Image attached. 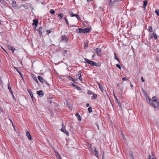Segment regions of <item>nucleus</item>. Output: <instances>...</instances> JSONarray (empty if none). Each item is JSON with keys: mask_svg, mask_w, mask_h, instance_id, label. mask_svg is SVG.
<instances>
[{"mask_svg": "<svg viewBox=\"0 0 159 159\" xmlns=\"http://www.w3.org/2000/svg\"><path fill=\"white\" fill-rule=\"evenodd\" d=\"M64 131L65 132H64L67 135H69V132L68 131H66V129H65Z\"/></svg>", "mask_w": 159, "mask_h": 159, "instance_id": "obj_46", "label": "nucleus"}, {"mask_svg": "<svg viewBox=\"0 0 159 159\" xmlns=\"http://www.w3.org/2000/svg\"><path fill=\"white\" fill-rule=\"evenodd\" d=\"M88 43L86 42L85 44V48L88 47Z\"/></svg>", "mask_w": 159, "mask_h": 159, "instance_id": "obj_56", "label": "nucleus"}, {"mask_svg": "<svg viewBox=\"0 0 159 159\" xmlns=\"http://www.w3.org/2000/svg\"><path fill=\"white\" fill-rule=\"evenodd\" d=\"M79 20H80V19L79 16L78 15L75 14V16Z\"/></svg>", "mask_w": 159, "mask_h": 159, "instance_id": "obj_45", "label": "nucleus"}, {"mask_svg": "<svg viewBox=\"0 0 159 159\" xmlns=\"http://www.w3.org/2000/svg\"><path fill=\"white\" fill-rule=\"evenodd\" d=\"M151 154V155H150L148 156V159H157L154 156V153L152 152Z\"/></svg>", "mask_w": 159, "mask_h": 159, "instance_id": "obj_10", "label": "nucleus"}, {"mask_svg": "<svg viewBox=\"0 0 159 159\" xmlns=\"http://www.w3.org/2000/svg\"><path fill=\"white\" fill-rule=\"evenodd\" d=\"M67 52V50H64L63 52V54L64 55Z\"/></svg>", "mask_w": 159, "mask_h": 159, "instance_id": "obj_49", "label": "nucleus"}, {"mask_svg": "<svg viewBox=\"0 0 159 159\" xmlns=\"http://www.w3.org/2000/svg\"><path fill=\"white\" fill-rule=\"evenodd\" d=\"M75 115L77 117H80V116L79 114L78 113H76L75 114Z\"/></svg>", "mask_w": 159, "mask_h": 159, "instance_id": "obj_50", "label": "nucleus"}, {"mask_svg": "<svg viewBox=\"0 0 159 159\" xmlns=\"http://www.w3.org/2000/svg\"><path fill=\"white\" fill-rule=\"evenodd\" d=\"M100 65H101V63L99 62H98L97 64V66H95L96 67H97L98 66H99Z\"/></svg>", "mask_w": 159, "mask_h": 159, "instance_id": "obj_57", "label": "nucleus"}, {"mask_svg": "<svg viewBox=\"0 0 159 159\" xmlns=\"http://www.w3.org/2000/svg\"><path fill=\"white\" fill-rule=\"evenodd\" d=\"M8 89L10 91L11 93L12 96H13L14 99L15 100L16 98L14 95V94H13L12 91H11V88L10 87V83L9 82L8 84Z\"/></svg>", "mask_w": 159, "mask_h": 159, "instance_id": "obj_6", "label": "nucleus"}, {"mask_svg": "<svg viewBox=\"0 0 159 159\" xmlns=\"http://www.w3.org/2000/svg\"><path fill=\"white\" fill-rule=\"evenodd\" d=\"M43 29V28L42 27H39V29L37 30L38 31L39 33V35L42 34V30Z\"/></svg>", "mask_w": 159, "mask_h": 159, "instance_id": "obj_16", "label": "nucleus"}, {"mask_svg": "<svg viewBox=\"0 0 159 159\" xmlns=\"http://www.w3.org/2000/svg\"><path fill=\"white\" fill-rule=\"evenodd\" d=\"M1 47H2V48L3 49V50L6 53H7V52L1 46Z\"/></svg>", "mask_w": 159, "mask_h": 159, "instance_id": "obj_61", "label": "nucleus"}, {"mask_svg": "<svg viewBox=\"0 0 159 159\" xmlns=\"http://www.w3.org/2000/svg\"><path fill=\"white\" fill-rule=\"evenodd\" d=\"M143 7L144 9H146V7L147 5L148 4V1L147 0H144L143 1Z\"/></svg>", "mask_w": 159, "mask_h": 159, "instance_id": "obj_20", "label": "nucleus"}, {"mask_svg": "<svg viewBox=\"0 0 159 159\" xmlns=\"http://www.w3.org/2000/svg\"><path fill=\"white\" fill-rule=\"evenodd\" d=\"M11 4L13 7H16V2L15 1H13Z\"/></svg>", "mask_w": 159, "mask_h": 159, "instance_id": "obj_25", "label": "nucleus"}, {"mask_svg": "<svg viewBox=\"0 0 159 159\" xmlns=\"http://www.w3.org/2000/svg\"><path fill=\"white\" fill-rule=\"evenodd\" d=\"M38 79L40 81L42 84H43V82H44L43 80H44L43 79V78H42V77L40 76H39L38 77Z\"/></svg>", "mask_w": 159, "mask_h": 159, "instance_id": "obj_17", "label": "nucleus"}, {"mask_svg": "<svg viewBox=\"0 0 159 159\" xmlns=\"http://www.w3.org/2000/svg\"><path fill=\"white\" fill-rule=\"evenodd\" d=\"M52 103L51 104L52 105H53V106L56 107H57V105L55 102H52Z\"/></svg>", "mask_w": 159, "mask_h": 159, "instance_id": "obj_37", "label": "nucleus"}, {"mask_svg": "<svg viewBox=\"0 0 159 159\" xmlns=\"http://www.w3.org/2000/svg\"><path fill=\"white\" fill-rule=\"evenodd\" d=\"M93 96H92L91 97V99H94L97 98V95L96 94H93Z\"/></svg>", "mask_w": 159, "mask_h": 159, "instance_id": "obj_28", "label": "nucleus"}, {"mask_svg": "<svg viewBox=\"0 0 159 159\" xmlns=\"http://www.w3.org/2000/svg\"><path fill=\"white\" fill-rule=\"evenodd\" d=\"M113 95H114L116 101V102H117V103H118L119 106L120 108H121L122 107H121V104L118 101V99L116 97V95L114 93H113Z\"/></svg>", "mask_w": 159, "mask_h": 159, "instance_id": "obj_7", "label": "nucleus"}, {"mask_svg": "<svg viewBox=\"0 0 159 159\" xmlns=\"http://www.w3.org/2000/svg\"><path fill=\"white\" fill-rule=\"evenodd\" d=\"M153 35H154L153 37L154 38V39L156 40L157 39V35L154 32H153Z\"/></svg>", "mask_w": 159, "mask_h": 159, "instance_id": "obj_30", "label": "nucleus"}, {"mask_svg": "<svg viewBox=\"0 0 159 159\" xmlns=\"http://www.w3.org/2000/svg\"><path fill=\"white\" fill-rule=\"evenodd\" d=\"M52 97H49V98H48V102H50L51 103V104L52 103V102H52Z\"/></svg>", "mask_w": 159, "mask_h": 159, "instance_id": "obj_27", "label": "nucleus"}, {"mask_svg": "<svg viewBox=\"0 0 159 159\" xmlns=\"http://www.w3.org/2000/svg\"><path fill=\"white\" fill-rule=\"evenodd\" d=\"M0 2L1 3L3 4L7 3L4 0H0Z\"/></svg>", "mask_w": 159, "mask_h": 159, "instance_id": "obj_43", "label": "nucleus"}, {"mask_svg": "<svg viewBox=\"0 0 159 159\" xmlns=\"http://www.w3.org/2000/svg\"><path fill=\"white\" fill-rule=\"evenodd\" d=\"M68 78L69 80H71L74 83L76 82V80H75V79L73 78L71 76H68Z\"/></svg>", "mask_w": 159, "mask_h": 159, "instance_id": "obj_22", "label": "nucleus"}, {"mask_svg": "<svg viewBox=\"0 0 159 159\" xmlns=\"http://www.w3.org/2000/svg\"><path fill=\"white\" fill-rule=\"evenodd\" d=\"M26 135H27V137H28V139L30 140H32V138L31 136L30 135V132L29 131H27L26 132Z\"/></svg>", "mask_w": 159, "mask_h": 159, "instance_id": "obj_11", "label": "nucleus"}, {"mask_svg": "<svg viewBox=\"0 0 159 159\" xmlns=\"http://www.w3.org/2000/svg\"><path fill=\"white\" fill-rule=\"evenodd\" d=\"M89 103H87V104H86V107H88L89 106Z\"/></svg>", "mask_w": 159, "mask_h": 159, "instance_id": "obj_60", "label": "nucleus"}, {"mask_svg": "<svg viewBox=\"0 0 159 159\" xmlns=\"http://www.w3.org/2000/svg\"><path fill=\"white\" fill-rule=\"evenodd\" d=\"M54 151L55 153V154L56 155V158L57 159H58L59 158H60L61 157V156L60 155L59 153L57 152L55 150H54Z\"/></svg>", "mask_w": 159, "mask_h": 159, "instance_id": "obj_12", "label": "nucleus"}, {"mask_svg": "<svg viewBox=\"0 0 159 159\" xmlns=\"http://www.w3.org/2000/svg\"><path fill=\"white\" fill-rule=\"evenodd\" d=\"M84 60L86 63L89 64L92 66H97V63L93 61L89 60L87 58H84Z\"/></svg>", "mask_w": 159, "mask_h": 159, "instance_id": "obj_2", "label": "nucleus"}, {"mask_svg": "<svg viewBox=\"0 0 159 159\" xmlns=\"http://www.w3.org/2000/svg\"><path fill=\"white\" fill-rule=\"evenodd\" d=\"M72 86H73L74 87H75V86H76V85H75V84H74L73 83L72 84Z\"/></svg>", "mask_w": 159, "mask_h": 159, "instance_id": "obj_62", "label": "nucleus"}, {"mask_svg": "<svg viewBox=\"0 0 159 159\" xmlns=\"http://www.w3.org/2000/svg\"><path fill=\"white\" fill-rule=\"evenodd\" d=\"M64 19L65 20V21H66V24H67V25H68L69 26V27H70H70H71V26L72 27V26H73V25H69V22H68V20H67V18H66V16L64 18Z\"/></svg>", "mask_w": 159, "mask_h": 159, "instance_id": "obj_23", "label": "nucleus"}, {"mask_svg": "<svg viewBox=\"0 0 159 159\" xmlns=\"http://www.w3.org/2000/svg\"><path fill=\"white\" fill-rule=\"evenodd\" d=\"M46 32L48 34L51 33V31L50 30H47Z\"/></svg>", "mask_w": 159, "mask_h": 159, "instance_id": "obj_54", "label": "nucleus"}, {"mask_svg": "<svg viewBox=\"0 0 159 159\" xmlns=\"http://www.w3.org/2000/svg\"><path fill=\"white\" fill-rule=\"evenodd\" d=\"M39 24V21L38 20L34 19L33 20V23L32 25H34L35 27L37 26Z\"/></svg>", "mask_w": 159, "mask_h": 159, "instance_id": "obj_9", "label": "nucleus"}, {"mask_svg": "<svg viewBox=\"0 0 159 159\" xmlns=\"http://www.w3.org/2000/svg\"><path fill=\"white\" fill-rule=\"evenodd\" d=\"M75 88L77 89L78 90H81V89L80 87L76 85L75 87Z\"/></svg>", "mask_w": 159, "mask_h": 159, "instance_id": "obj_38", "label": "nucleus"}, {"mask_svg": "<svg viewBox=\"0 0 159 159\" xmlns=\"http://www.w3.org/2000/svg\"><path fill=\"white\" fill-rule=\"evenodd\" d=\"M8 48L11 50L15 51V48H14L12 47L11 46L9 45L7 46Z\"/></svg>", "mask_w": 159, "mask_h": 159, "instance_id": "obj_26", "label": "nucleus"}, {"mask_svg": "<svg viewBox=\"0 0 159 159\" xmlns=\"http://www.w3.org/2000/svg\"><path fill=\"white\" fill-rule=\"evenodd\" d=\"M50 12L52 14H53L55 13V11L54 10L51 9L50 10Z\"/></svg>", "mask_w": 159, "mask_h": 159, "instance_id": "obj_35", "label": "nucleus"}, {"mask_svg": "<svg viewBox=\"0 0 159 159\" xmlns=\"http://www.w3.org/2000/svg\"><path fill=\"white\" fill-rule=\"evenodd\" d=\"M149 39H150L152 38H153L154 35H153L152 34H149Z\"/></svg>", "mask_w": 159, "mask_h": 159, "instance_id": "obj_40", "label": "nucleus"}, {"mask_svg": "<svg viewBox=\"0 0 159 159\" xmlns=\"http://www.w3.org/2000/svg\"><path fill=\"white\" fill-rule=\"evenodd\" d=\"M92 0H87V2H91V1Z\"/></svg>", "mask_w": 159, "mask_h": 159, "instance_id": "obj_63", "label": "nucleus"}, {"mask_svg": "<svg viewBox=\"0 0 159 159\" xmlns=\"http://www.w3.org/2000/svg\"><path fill=\"white\" fill-rule=\"evenodd\" d=\"M116 66L117 67H118V68H119L120 70L121 69V67L118 64H116Z\"/></svg>", "mask_w": 159, "mask_h": 159, "instance_id": "obj_44", "label": "nucleus"}, {"mask_svg": "<svg viewBox=\"0 0 159 159\" xmlns=\"http://www.w3.org/2000/svg\"><path fill=\"white\" fill-rule=\"evenodd\" d=\"M43 81L48 86H50L49 84L46 80H43Z\"/></svg>", "mask_w": 159, "mask_h": 159, "instance_id": "obj_47", "label": "nucleus"}, {"mask_svg": "<svg viewBox=\"0 0 159 159\" xmlns=\"http://www.w3.org/2000/svg\"><path fill=\"white\" fill-rule=\"evenodd\" d=\"M114 55L115 56V59L117 60L119 62H120V60L116 56V53L115 52L114 53Z\"/></svg>", "mask_w": 159, "mask_h": 159, "instance_id": "obj_31", "label": "nucleus"}, {"mask_svg": "<svg viewBox=\"0 0 159 159\" xmlns=\"http://www.w3.org/2000/svg\"><path fill=\"white\" fill-rule=\"evenodd\" d=\"M122 80L123 81L127 80H128V79L127 78H126L124 77V78H122Z\"/></svg>", "mask_w": 159, "mask_h": 159, "instance_id": "obj_51", "label": "nucleus"}, {"mask_svg": "<svg viewBox=\"0 0 159 159\" xmlns=\"http://www.w3.org/2000/svg\"><path fill=\"white\" fill-rule=\"evenodd\" d=\"M61 41L65 43H67L68 42L69 39L67 37L66 35H62L61 36Z\"/></svg>", "mask_w": 159, "mask_h": 159, "instance_id": "obj_3", "label": "nucleus"}, {"mask_svg": "<svg viewBox=\"0 0 159 159\" xmlns=\"http://www.w3.org/2000/svg\"><path fill=\"white\" fill-rule=\"evenodd\" d=\"M152 101V100H151V99L150 98H148L147 100V102H148L149 103L151 102Z\"/></svg>", "mask_w": 159, "mask_h": 159, "instance_id": "obj_52", "label": "nucleus"}, {"mask_svg": "<svg viewBox=\"0 0 159 159\" xmlns=\"http://www.w3.org/2000/svg\"><path fill=\"white\" fill-rule=\"evenodd\" d=\"M99 88H100V90L102 92H103L104 90V89L102 87L101 85L100 84H99Z\"/></svg>", "mask_w": 159, "mask_h": 159, "instance_id": "obj_34", "label": "nucleus"}, {"mask_svg": "<svg viewBox=\"0 0 159 159\" xmlns=\"http://www.w3.org/2000/svg\"><path fill=\"white\" fill-rule=\"evenodd\" d=\"M36 93L40 97H42L44 95L43 91L41 90L37 91Z\"/></svg>", "mask_w": 159, "mask_h": 159, "instance_id": "obj_8", "label": "nucleus"}, {"mask_svg": "<svg viewBox=\"0 0 159 159\" xmlns=\"http://www.w3.org/2000/svg\"><path fill=\"white\" fill-rule=\"evenodd\" d=\"M98 55L99 56H101L102 55V52L100 49L99 48H97L95 49L94 50Z\"/></svg>", "mask_w": 159, "mask_h": 159, "instance_id": "obj_4", "label": "nucleus"}, {"mask_svg": "<svg viewBox=\"0 0 159 159\" xmlns=\"http://www.w3.org/2000/svg\"><path fill=\"white\" fill-rule=\"evenodd\" d=\"M141 79L142 82H144L145 80L143 77H141Z\"/></svg>", "mask_w": 159, "mask_h": 159, "instance_id": "obj_59", "label": "nucleus"}, {"mask_svg": "<svg viewBox=\"0 0 159 159\" xmlns=\"http://www.w3.org/2000/svg\"><path fill=\"white\" fill-rule=\"evenodd\" d=\"M65 129H66L65 128H63V127H62L61 129V130L63 132H65V131H64Z\"/></svg>", "mask_w": 159, "mask_h": 159, "instance_id": "obj_53", "label": "nucleus"}, {"mask_svg": "<svg viewBox=\"0 0 159 159\" xmlns=\"http://www.w3.org/2000/svg\"><path fill=\"white\" fill-rule=\"evenodd\" d=\"M152 102H154L156 104V105H158L159 102L157 100V98L156 96H154L152 98Z\"/></svg>", "mask_w": 159, "mask_h": 159, "instance_id": "obj_5", "label": "nucleus"}, {"mask_svg": "<svg viewBox=\"0 0 159 159\" xmlns=\"http://www.w3.org/2000/svg\"><path fill=\"white\" fill-rule=\"evenodd\" d=\"M14 68L18 72L20 76L22 78H23V75L22 73H21L20 71L18 70V68L17 67H14Z\"/></svg>", "mask_w": 159, "mask_h": 159, "instance_id": "obj_15", "label": "nucleus"}, {"mask_svg": "<svg viewBox=\"0 0 159 159\" xmlns=\"http://www.w3.org/2000/svg\"><path fill=\"white\" fill-rule=\"evenodd\" d=\"M148 30L149 32L151 33L152 32V29L151 26H149L148 27Z\"/></svg>", "mask_w": 159, "mask_h": 159, "instance_id": "obj_29", "label": "nucleus"}, {"mask_svg": "<svg viewBox=\"0 0 159 159\" xmlns=\"http://www.w3.org/2000/svg\"><path fill=\"white\" fill-rule=\"evenodd\" d=\"M119 0H113V2H112V3H114L116 2H118L119 1Z\"/></svg>", "mask_w": 159, "mask_h": 159, "instance_id": "obj_55", "label": "nucleus"}, {"mask_svg": "<svg viewBox=\"0 0 159 159\" xmlns=\"http://www.w3.org/2000/svg\"><path fill=\"white\" fill-rule=\"evenodd\" d=\"M149 103L151 106H153L154 107L156 108H157V107L158 106V105H156V104L155 103H154L152 101Z\"/></svg>", "mask_w": 159, "mask_h": 159, "instance_id": "obj_14", "label": "nucleus"}, {"mask_svg": "<svg viewBox=\"0 0 159 159\" xmlns=\"http://www.w3.org/2000/svg\"><path fill=\"white\" fill-rule=\"evenodd\" d=\"M94 152V154L98 158V151L96 150V148H95Z\"/></svg>", "mask_w": 159, "mask_h": 159, "instance_id": "obj_24", "label": "nucleus"}, {"mask_svg": "<svg viewBox=\"0 0 159 159\" xmlns=\"http://www.w3.org/2000/svg\"><path fill=\"white\" fill-rule=\"evenodd\" d=\"M28 91L30 94V96L31 97L32 100H33V99H34V97L33 95V93H32V91L31 90H28Z\"/></svg>", "mask_w": 159, "mask_h": 159, "instance_id": "obj_19", "label": "nucleus"}, {"mask_svg": "<svg viewBox=\"0 0 159 159\" xmlns=\"http://www.w3.org/2000/svg\"><path fill=\"white\" fill-rule=\"evenodd\" d=\"M63 14L62 13H61V14H58V16L59 17V18L60 19H62L63 16Z\"/></svg>", "mask_w": 159, "mask_h": 159, "instance_id": "obj_32", "label": "nucleus"}, {"mask_svg": "<svg viewBox=\"0 0 159 159\" xmlns=\"http://www.w3.org/2000/svg\"><path fill=\"white\" fill-rule=\"evenodd\" d=\"M117 86L118 87V89H120L119 93L120 94H121L123 92L122 89H121L120 88V84L119 83L117 84Z\"/></svg>", "mask_w": 159, "mask_h": 159, "instance_id": "obj_18", "label": "nucleus"}, {"mask_svg": "<svg viewBox=\"0 0 159 159\" xmlns=\"http://www.w3.org/2000/svg\"><path fill=\"white\" fill-rule=\"evenodd\" d=\"M87 94L89 95H91L93 94V92H92L90 90H88L87 92Z\"/></svg>", "mask_w": 159, "mask_h": 159, "instance_id": "obj_42", "label": "nucleus"}, {"mask_svg": "<svg viewBox=\"0 0 159 159\" xmlns=\"http://www.w3.org/2000/svg\"><path fill=\"white\" fill-rule=\"evenodd\" d=\"M155 12L158 16H159V10L158 9H156Z\"/></svg>", "mask_w": 159, "mask_h": 159, "instance_id": "obj_39", "label": "nucleus"}, {"mask_svg": "<svg viewBox=\"0 0 159 159\" xmlns=\"http://www.w3.org/2000/svg\"><path fill=\"white\" fill-rule=\"evenodd\" d=\"M95 56H96L95 54H94L92 56V57H93V58H94V57H95Z\"/></svg>", "mask_w": 159, "mask_h": 159, "instance_id": "obj_64", "label": "nucleus"}, {"mask_svg": "<svg viewBox=\"0 0 159 159\" xmlns=\"http://www.w3.org/2000/svg\"><path fill=\"white\" fill-rule=\"evenodd\" d=\"M78 76V79H79V80L80 81H82V79L80 71H79V74L77 75L76 76Z\"/></svg>", "mask_w": 159, "mask_h": 159, "instance_id": "obj_21", "label": "nucleus"}, {"mask_svg": "<svg viewBox=\"0 0 159 159\" xmlns=\"http://www.w3.org/2000/svg\"><path fill=\"white\" fill-rule=\"evenodd\" d=\"M70 15L71 17H73V16H75V15L73 14V13H70Z\"/></svg>", "mask_w": 159, "mask_h": 159, "instance_id": "obj_48", "label": "nucleus"}, {"mask_svg": "<svg viewBox=\"0 0 159 159\" xmlns=\"http://www.w3.org/2000/svg\"><path fill=\"white\" fill-rule=\"evenodd\" d=\"M88 111L89 113H91L92 112V109L91 107H89L88 108Z\"/></svg>", "mask_w": 159, "mask_h": 159, "instance_id": "obj_33", "label": "nucleus"}, {"mask_svg": "<svg viewBox=\"0 0 159 159\" xmlns=\"http://www.w3.org/2000/svg\"><path fill=\"white\" fill-rule=\"evenodd\" d=\"M90 27L86 28L84 29L79 28L76 30V32L77 33H84L89 32L90 30Z\"/></svg>", "mask_w": 159, "mask_h": 159, "instance_id": "obj_1", "label": "nucleus"}, {"mask_svg": "<svg viewBox=\"0 0 159 159\" xmlns=\"http://www.w3.org/2000/svg\"><path fill=\"white\" fill-rule=\"evenodd\" d=\"M66 106L68 107L69 108V109L70 110H72V107L71 106V105L70 104V103L67 102H66Z\"/></svg>", "mask_w": 159, "mask_h": 159, "instance_id": "obj_13", "label": "nucleus"}, {"mask_svg": "<svg viewBox=\"0 0 159 159\" xmlns=\"http://www.w3.org/2000/svg\"><path fill=\"white\" fill-rule=\"evenodd\" d=\"M78 121H80L81 120V117H80H80H79L78 118Z\"/></svg>", "mask_w": 159, "mask_h": 159, "instance_id": "obj_58", "label": "nucleus"}, {"mask_svg": "<svg viewBox=\"0 0 159 159\" xmlns=\"http://www.w3.org/2000/svg\"><path fill=\"white\" fill-rule=\"evenodd\" d=\"M33 78L37 83H38L39 82L36 77H34Z\"/></svg>", "mask_w": 159, "mask_h": 159, "instance_id": "obj_41", "label": "nucleus"}, {"mask_svg": "<svg viewBox=\"0 0 159 159\" xmlns=\"http://www.w3.org/2000/svg\"><path fill=\"white\" fill-rule=\"evenodd\" d=\"M129 155L131 159H134V157L133 156V154L132 152H130Z\"/></svg>", "mask_w": 159, "mask_h": 159, "instance_id": "obj_36", "label": "nucleus"}]
</instances>
